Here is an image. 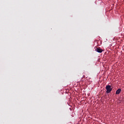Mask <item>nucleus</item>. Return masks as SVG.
Returning a JSON list of instances; mask_svg holds the SVG:
<instances>
[{"mask_svg": "<svg viewBox=\"0 0 124 124\" xmlns=\"http://www.w3.org/2000/svg\"><path fill=\"white\" fill-rule=\"evenodd\" d=\"M106 93H109L112 91V88H111V86L108 85L106 87Z\"/></svg>", "mask_w": 124, "mask_h": 124, "instance_id": "1", "label": "nucleus"}, {"mask_svg": "<svg viewBox=\"0 0 124 124\" xmlns=\"http://www.w3.org/2000/svg\"><path fill=\"white\" fill-rule=\"evenodd\" d=\"M94 50L95 51H96L98 53H102V52L103 51V49H102V48H100V47H94Z\"/></svg>", "mask_w": 124, "mask_h": 124, "instance_id": "2", "label": "nucleus"}, {"mask_svg": "<svg viewBox=\"0 0 124 124\" xmlns=\"http://www.w3.org/2000/svg\"><path fill=\"white\" fill-rule=\"evenodd\" d=\"M121 91H122L121 89H118L116 91V94H119L121 93Z\"/></svg>", "mask_w": 124, "mask_h": 124, "instance_id": "3", "label": "nucleus"}]
</instances>
